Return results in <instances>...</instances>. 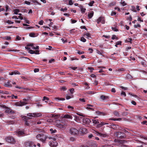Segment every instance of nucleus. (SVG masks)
<instances>
[{
  "label": "nucleus",
  "instance_id": "f257e3e1",
  "mask_svg": "<svg viewBox=\"0 0 147 147\" xmlns=\"http://www.w3.org/2000/svg\"><path fill=\"white\" fill-rule=\"evenodd\" d=\"M36 138L37 140H40L43 143H45L47 139L49 138V139L52 138L51 137H49L48 136L45 134H40L36 136Z\"/></svg>",
  "mask_w": 147,
  "mask_h": 147
},
{
  "label": "nucleus",
  "instance_id": "f03ea898",
  "mask_svg": "<svg viewBox=\"0 0 147 147\" xmlns=\"http://www.w3.org/2000/svg\"><path fill=\"white\" fill-rule=\"evenodd\" d=\"M42 114L41 113H30L27 114V116L28 117H27L26 116H24L23 118L25 119H31L32 117H38L41 116Z\"/></svg>",
  "mask_w": 147,
  "mask_h": 147
},
{
  "label": "nucleus",
  "instance_id": "7ed1b4c3",
  "mask_svg": "<svg viewBox=\"0 0 147 147\" xmlns=\"http://www.w3.org/2000/svg\"><path fill=\"white\" fill-rule=\"evenodd\" d=\"M63 122H65L64 120L62 119L61 122L60 120H56L55 121V124L56 125L58 128L61 129H65L66 128V125L64 123V125H62L61 123H63Z\"/></svg>",
  "mask_w": 147,
  "mask_h": 147
},
{
  "label": "nucleus",
  "instance_id": "20e7f679",
  "mask_svg": "<svg viewBox=\"0 0 147 147\" xmlns=\"http://www.w3.org/2000/svg\"><path fill=\"white\" fill-rule=\"evenodd\" d=\"M23 101H20L16 103V105L19 106H22L27 104V102L28 101V99L24 98L23 99Z\"/></svg>",
  "mask_w": 147,
  "mask_h": 147
},
{
  "label": "nucleus",
  "instance_id": "39448f33",
  "mask_svg": "<svg viewBox=\"0 0 147 147\" xmlns=\"http://www.w3.org/2000/svg\"><path fill=\"white\" fill-rule=\"evenodd\" d=\"M5 140L7 142L11 144H14L16 143V140L12 136H9L7 137Z\"/></svg>",
  "mask_w": 147,
  "mask_h": 147
},
{
  "label": "nucleus",
  "instance_id": "423d86ee",
  "mask_svg": "<svg viewBox=\"0 0 147 147\" xmlns=\"http://www.w3.org/2000/svg\"><path fill=\"white\" fill-rule=\"evenodd\" d=\"M24 145L26 147H35L36 146V144H34L33 142L32 141H28L25 142Z\"/></svg>",
  "mask_w": 147,
  "mask_h": 147
},
{
  "label": "nucleus",
  "instance_id": "0eeeda50",
  "mask_svg": "<svg viewBox=\"0 0 147 147\" xmlns=\"http://www.w3.org/2000/svg\"><path fill=\"white\" fill-rule=\"evenodd\" d=\"M49 144L51 147H56L58 145V143L55 140H53L50 141Z\"/></svg>",
  "mask_w": 147,
  "mask_h": 147
},
{
  "label": "nucleus",
  "instance_id": "6e6552de",
  "mask_svg": "<svg viewBox=\"0 0 147 147\" xmlns=\"http://www.w3.org/2000/svg\"><path fill=\"white\" fill-rule=\"evenodd\" d=\"M70 132L72 135H76L78 134V131L76 128H71L70 129Z\"/></svg>",
  "mask_w": 147,
  "mask_h": 147
},
{
  "label": "nucleus",
  "instance_id": "1a4fd4ad",
  "mask_svg": "<svg viewBox=\"0 0 147 147\" xmlns=\"http://www.w3.org/2000/svg\"><path fill=\"white\" fill-rule=\"evenodd\" d=\"M97 22L98 24H99L100 22H101L102 24H105V18L103 17H100L97 20Z\"/></svg>",
  "mask_w": 147,
  "mask_h": 147
},
{
  "label": "nucleus",
  "instance_id": "9d476101",
  "mask_svg": "<svg viewBox=\"0 0 147 147\" xmlns=\"http://www.w3.org/2000/svg\"><path fill=\"white\" fill-rule=\"evenodd\" d=\"M115 135L118 138H124V134L121 132H117L115 133Z\"/></svg>",
  "mask_w": 147,
  "mask_h": 147
},
{
  "label": "nucleus",
  "instance_id": "9b49d317",
  "mask_svg": "<svg viewBox=\"0 0 147 147\" xmlns=\"http://www.w3.org/2000/svg\"><path fill=\"white\" fill-rule=\"evenodd\" d=\"M61 117L63 118H65L70 120L72 119L73 118L72 116L71 115L69 114H66L65 115H63Z\"/></svg>",
  "mask_w": 147,
  "mask_h": 147
},
{
  "label": "nucleus",
  "instance_id": "f8f14e48",
  "mask_svg": "<svg viewBox=\"0 0 147 147\" xmlns=\"http://www.w3.org/2000/svg\"><path fill=\"white\" fill-rule=\"evenodd\" d=\"M96 134L99 136H100L102 137H107L108 136L106 134H103L100 133L98 132H96Z\"/></svg>",
  "mask_w": 147,
  "mask_h": 147
},
{
  "label": "nucleus",
  "instance_id": "ddd939ff",
  "mask_svg": "<svg viewBox=\"0 0 147 147\" xmlns=\"http://www.w3.org/2000/svg\"><path fill=\"white\" fill-rule=\"evenodd\" d=\"M16 134L19 136H23L24 134L23 131L19 130L16 132Z\"/></svg>",
  "mask_w": 147,
  "mask_h": 147
},
{
  "label": "nucleus",
  "instance_id": "4468645a",
  "mask_svg": "<svg viewBox=\"0 0 147 147\" xmlns=\"http://www.w3.org/2000/svg\"><path fill=\"white\" fill-rule=\"evenodd\" d=\"M11 82L8 81L7 82H5L4 83V86L6 87H10L12 86Z\"/></svg>",
  "mask_w": 147,
  "mask_h": 147
},
{
  "label": "nucleus",
  "instance_id": "2eb2a0df",
  "mask_svg": "<svg viewBox=\"0 0 147 147\" xmlns=\"http://www.w3.org/2000/svg\"><path fill=\"white\" fill-rule=\"evenodd\" d=\"M79 131L83 134H86L87 132L86 129L83 127L79 129Z\"/></svg>",
  "mask_w": 147,
  "mask_h": 147
},
{
  "label": "nucleus",
  "instance_id": "dca6fc26",
  "mask_svg": "<svg viewBox=\"0 0 147 147\" xmlns=\"http://www.w3.org/2000/svg\"><path fill=\"white\" fill-rule=\"evenodd\" d=\"M5 112L6 113H8L11 114L14 113L13 111H12L11 109L8 107L6 108Z\"/></svg>",
  "mask_w": 147,
  "mask_h": 147
},
{
  "label": "nucleus",
  "instance_id": "f3484780",
  "mask_svg": "<svg viewBox=\"0 0 147 147\" xmlns=\"http://www.w3.org/2000/svg\"><path fill=\"white\" fill-rule=\"evenodd\" d=\"M90 146L91 147H96L97 146V144L96 142L93 141L91 142Z\"/></svg>",
  "mask_w": 147,
  "mask_h": 147
},
{
  "label": "nucleus",
  "instance_id": "a211bd4d",
  "mask_svg": "<svg viewBox=\"0 0 147 147\" xmlns=\"http://www.w3.org/2000/svg\"><path fill=\"white\" fill-rule=\"evenodd\" d=\"M108 124H109L108 123H105L103 122H101L100 123H99L97 125V126L98 127H102L103 125Z\"/></svg>",
  "mask_w": 147,
  "mask_h": 147
},
{
  "label": "nucleus",
  "instance_id": "6ab92c4d",
  "mask_svg": "<svg viewBox=\"0 0 147 147\" xmlns=\"http://www.w3.org/2000/svg\"><path fill=\"white\" fill-rule=\"evenodd\" d=\"M100 98L101 99H102V100H107L109 99V97L107 96H106L103 95H101Z\"/></svg>",
  "mask_w": 147,
  "mask_h": 147
},
{
  "label": "nucleus",
  "instance_id": "aec40b11",
  "mask_svg": "<svg viewBox=\"0 0 147 147\" xmlns=\"http://www.w3.org/2000/svg\"><path fill=\"white\" fill-rule=\"evenodd\" d=\"M96 114L99 115H105V113L103 112H100L99 111H97L95 112Z\"/></svg>",
  "mask_w": 147,
  "mask_h": 147
},
{
  "label": "nucleus",
  "instance_id": "412c9836",
  "mask_svg": "<svg viewBox=\"0 0 147 147\" xmlns=\"http://www.w3.org/2000/svg\"><path fill=\"white\" fill-rule=\"evenodd\" d=\"M94 14V12L93 11H91L90 13H88V17L89 19H91L93 17Z\"/></svg>",
  "mask_w": 147,
  "mask_h": 147
},
{
  "label": "nucleus",
  "instance_id": "4be33fe9",
  "mask_svg": "<svg viewBox=\"0 0 147 147\" xmlns=\"http://www.w3.org/2000/svg\"><path fill=\"white\" fill-rule=\"evenodd\" d=\"M93 107L94 106L93 105L90 104H88L87 105V109L92 110V111H94V108L91 107Z\"/></svg>",
  "mask_w": 147,
  "mask_h": 147
},
{
  "label": "nucleus",
  "instance_id": "5701e85b",
  "mask_svg": "<svg viewBox=\"0 0 147 147\" xmlns=\"http://www.w3.org/2000/svg\"><path fill=\"white\" fill-rule=\"evenodd\" d=\"M91 121L94 124H97V125L99 123L97 119H92Z\"/></svg>",
  "mask_w": 147,
  "mask_h": 147
},
{
  "label": "nucleus",
  "instance_id": "b1692460",
  "mask_svg": "<svg viewBox=\"0 0 147 147\" xmlns=\"http://www.w3.org/2000/svg\"><path fill=\"white\" fill-rule=\"evenodd\" d=\"M38 34H35L33 33H30L29 35L30 37H34L37 36Z\"/></svg>",
  "mask_w": 147,
  "mask_h": 147
},
{
  "label": "nucleus",
  "instance_id": "393cba45",
  "mask_svg": "<svg viewBox=\"0 0 147 147\" xmlns=\"http://www.w3.org/2000/svg\"><path fill=\"white\" fill-rule=\"evenodd\" d=\"M85 35L86 36V38L89 39H90L91 37L90 36V33H86L84 34V36Z\"/></svg>",
  "mask_w": 147,
  "mask_h": 147
},
{
  "label": "nucleus",
  "instance_id": "a878e982",
  "mask_svg": "<svg viewBox=\"0 0 147 147\" xmlns=\"http://www.w3.org/2000/svg\"><path fill=\"white\" fill-rule=\"evenodd\" d=\"M80 8L82 13H84L85 12V11L86 10V9L84 8L83 6L81 5L80 7Z\"/></svg>",
  "mask_w": 147,
  "mask_h": 147
},
{
  "label": "nucleus",
  "instance_id": "bb28decb",
  "mask_svg": "<svg viewBox=\"0 0 147 147\" xmlns=\"http://www.w3.org/2000/svg\"><path fill=\"white\" fill-rule=\"evenodd\" d=\"M13 12L15 14H18V12H20V10L18 9H13Z\"/></svg>",
  "mask_w": 147,
  "mask_h": 147
},
{
  "label": "nucleus",
  "instance_id": "cd10ccee",
  "mask_svg": "<svg viewBox=\"0 0 147 147\" xmlns=\"http://www.w3.org/2000/svg\"><path fill=\"white\" fill-rule=\"evenodd\" d=\"M115 142H117L119 143H123L124 142V141L121 140H117L115 139L114 140Z\"/></svg>",
  "mask_w": 147,
  "mask_h": 147
},
{
  "label": "nucleus",
  "instance_id": "c85d7f7f",
  "mask_svg": "<svg viewBox=\"0 0 147 147\" xmlns=\"http://www.w3.org/2000/svg\"><path fill=\"white\" fill-rule=\"evenodd\" d=\"M126 78L128 79H131L132 78V77L129 74H127L126 76Z\"/></svg>",
  "mask_w": 147,
  "mask_h": 147
},
{
  "label": "nucleus",
  "instance_id": "c756f323",
  "mask_svg": "<svg viewBox=\"0 0 147 147\" xmlns=\"http://www.w3.org/2000/svg\"><path fill=\"white\" fill-rule=\"evenodd\" d=\"M91 120V119H90L88 118H86L85 119L84 121H86V123H89L92 122Z\"/></svg>",
  "mask_w": 147,
  "mask_h": 147
},
{
  "label": "nucleus",
  "instance_id": "7c9ffc66",
  "mask_svg": "<svg viewBox=\"0 0 147 147\" xmlns=\"http://www.w3.org/2000/svg\"><path fill=\"white\" fill-rule=\"evenodd\" d=\"M50 131L51 134L55 133L57 132V131L56 129H53L52 128L50 129Z\"/></svg>",
  "mask_w": 147,
  "mask_h": 147
},
{
  "label": "nucleus",
  "instance_id": "2f4dec72",
  "mask_svg": "<svg viewBox=\"0 0 147 147\" xmlns=\"http://www.w3.org/2000/svg\"><path fill=\"white\" fill-rule=\"evenodd\" d=\"M116 116L118 117H120V115L119 114V113H118V112L117 111H115L113 113Z\"/></svg>",
  "mask_w": 147,
  "mask_h": 147
},
{
  "label": "nucleus",
  "instance_id": "473e14b6",
  "mask_svg": "<svg viewBox=\"0 0 147 147\" xmlns=\"http://www.w3.org/2000/svg\"><path fill=\"white\" fill-rule=\"evenodd\" d=\"M111 28L112 29V30L114 31L117 32L118 30L117 28V26H115V27H112Z\"/></svg>",
  "mask_w": 147,
  "mask_h": 147
},
{
  "label": "nucleus",
  "instance_id": "72a5a7b5",
  "mask_svg": "<svg viewBox=\"0 0 147 147\" xmlns=\"http://www.w3.org/2000/svg\"><path fill=\"white\" fill-rule=\"evenodd\" d=\"M131 9L132 11H133L134 12H136L137 11L135 7L133 6H131Z\"/></svg>",
  "mask_w": 147,
  "mask_h": 147
},
{
  "label": "nucleus",
  "instance_id": "f704fd0d",
  "mask_svg": "<svg viewBox=\"0 0 147 147\" xmlns=\"http://www.w3.org/2000/svg\"><path fill=\"white\" fill-rule=\"evenodd\" d=\"M33 2L34 3L35 5H41L40 3L36 0L34 1Z\"/></svg>",
  "mask_w": 147,
  "mask_h": 147
},
{
  "label": "nucleus",
  "instance_id": "c9c22d12",
  "mask_svg": "<svg viewBox=\"0 0 147 147\" xmlns=\"http://www.w3.org/2000/svg\"><path fill=\"white\" fill-rule=\"evenodd\" d=\"M120 3L123 6H125L126 5V3L122 0H121Z\"/></svg>",
  "mask_w": 147,
  "mask_h": 147
},
{
  "label": "nucleus",
  "instance_id": "e433bc0d",
  "mask_svg": "<svg viewBox=\"0 0 147 147\" xmlns=\"http://www.w3.org/2000/svg\"><path fill=\"white\" fill-rule=\"evenodd\" d=\"M94 3V1H92L88 4V5L90 6H92Z\"/></svg>",
  "mask_w": 147,
  "mask_h": 147
},
{
  "label": "nucleus",
  "instance_id": "4c0bfd02",
  "mask_svg": "<svg viewBox=\"0 0 147 147\" xmlns=\"http://www.w3.org/2000/svg\"><path fill=\"white\" fill-rule=\"evenodd\" d=\"M34 131L40 132L42 131V130L38 128H36L35 130H34Z\"/></svg>",
  "mask_w": 147,
  "mask_h": 147
},
{
  "label": "nucleus",
  "instance_id": "58836bf2",
  "mask_svg": "<svg viewBox=\"0 0 147 147\" xmlns=\"http://www.w3.org/2000/svg\"><path fill=\"white\" fill-rule=\"evenodd\" d=\"M6 23L9 24H13L14 23L13 22H12L10 20H7L6 21Z\"/></svg>",
  "mask_w": 147,
  "mask_h": 147
},
{
  "label": "nucleus",
  "instance_id": "ea45409f",
  "mask_svg": "<svg viewBox=\"0 0 147 147\" xmlns=\"http://www.w3.org/2000/svg\"><path fill=\"white\" fill-rule=\"evenodd\" d=\"M11 97V98L13 99L15 98V99H17L18 96H14L13 94H12L10 96Z\"/></svg>",
  "mask_w": 147,
  "mask_h": 147
},
{
  "label": "nucleus",
  "instance_id": "a19ab883",
  "mask_svg": "<svg viewBox=\"0 0 147 147\" xmlns=\"http://www.w3.org/2000/svg\"><path fill=\"white\" fill-rule=\"evenodd\" d=\"M13 72L14 75L20 74V72L18 71H15Z\"/></svg>",
  "mask_w": 147,
  "mask_h": 147
},
{
  "label": "nucleus",
  "instance_id": "79ce46f5",
  "mask_svg": "<svg viewBox=\"0 0 147 147\" xmlns=\"http://www.w3.org/2000/svg\"><path fill=\"white\" fill-rule=\"evenodd\" d=\"M32 47V49L34 50L38 49L39 48V47L38 46H36V47H34L33 45Z\"/></svg>",
  "mask_w": 147,
  "mask_h": 147
},
{
  "label": "nucleus",
  "instance_id": "37998d69",
  "mask_svg": "<svg viewBox=\"0 0 147 147\" xmlns=\"http://www.w3.org/2000/svg\"><path fill=\"white\" fill-rule=\"evenodd\" d=\"M80 40L83 42H85L86 41V39L84 38L83 37H82L81 38Z\"/></svg>",
  "mask_w": 147,
  "mask_h": 147
},
{
  "label": "nucleus",
  "instance_id": "c03bdc74",
  "mask_svg": "<svg viewBox=\"0 0 147 147\" xmlns=\"http://www.w3.org/2000/svg\"><path fill=\"white\" fill-rule=\"evenodd\" d=\"M34 51L32 50H30L29 51V52L31 54H33L34 53Z\"/></svg>",
  "mask_w": 147,
  "mask_h": 147
},
{
  "label": "nucleus",
  "instance_id": "a18cd8bd",
  "mask_svg": "<svg viewBox=\"0 0 147 147\" xmlns=\"http://www.w3.org/2000/svg\"><path fill=\"white\" fill-rule=\"evenodd\" d=\"M141 26L140 24H135L134 25V27L135 28H137L138 27H140Z\"/></svg>",
  "mask_w": 147,
  "mask_h": 147
},
{
  "label": "nucleus",
  "instance_id": "49530a36",
  "mask_svg": "<svg viewBox=\"0 0 147 147\" xmlns=\"http://www.w3.org/2000/svg\"><path fill=\"white\" fill-rule=\"evenodd\" d=\"M4 39L8 40H10L11 39V37L9 36H6L4 38Z\"/></svg>",
  "mask_w": 147,
  "mask_h": 147
},
{
  "label": "nucleus",
  "instance_id": "de8ad7c7",
  "mask_svg": "<svg viewBox=\"0 0 147 147\" xmlns=\"http://www.w3.org/2000/svg\"><path fill=\"white\" fill-rule=\"evenodd\" d=\"M24 20H25V22L26 23L29 24H30L29 21L27 20V19L26 18H24Z\"/></svg>",
  "mask_w": 147,
  "mask_h": 147
},
{
  "label": "nucleus",
  "instance_id": "09e8293b",
  "mask_svg": "<svg viewBox=\"0 0 147 147\" xmlns=\"http://www.w3.org/2000/svg\"><path fill=\"white\" fill-rule=\"evenodd\" d=\"M110 119L112 120H113L114 121H116V120L119 121L121 119V118H118L117 119H116L115 118H113V119Z\"/></svg>",
  "mask_w": 147,
  "mask_h": 147
},
{
  "label": "nucleus",
  "instance_id": "8fccbe9b",
  "mask_svg": "<svg viewBox=\"0 0 147 147\" xmlns=\"http://www.w3.org/2000/svg\"><path fill=\"white\" fill-rule=\"evenodd\" d=\"M69 91L71 94H73L74 93V89L73 88H72L69 89Z\"/></svg>",
  "mask_w": 147,
  "mask_h": 147
},
{
  "label": "nucleus",
  "instance_id": "3c124183",
  "mask_svg": "<svg viewBox=\"0 0 147 147\" xmlns=\"http://www.w3.org/2000/svg\"><path fill=\"white\" fill-rule=\"evenodd\" d=\"M115 2H112L109 4L110 6H112L115 5Z\"/></svg>",
  "mask_w": 147,
  "mask_h": 147
},
{
  "label": "nucleus",
  "instance_id": "603ef678",
  "mask_svg": "<svg viewBox=\"0 0 147 147\" xmlns=\"http://www.w3.org/2000/svg\"><path fill=\"white\" fill-rule=\"evenodd\" d=\"M121 95L122 96V95H123L124 96H126V94L125 93V92H122L121 93Z\"/></svg>",
  "mask_w": 147,
  "mask_h": 147
},
{
  "label": "nucleus",
  "instance_id": "864d4df0",
  "mask_svg": "<svg viewBox=\"0 0 147 147\" xmlns=\"http://www.w3.org/2000/svg\"><path fill=\"white\" fill-rule=\"evenodd\" d=\"M60 10L61 11H64L67 10V9L66 8H61V9Z\"/></svg>",
  "mask_w": 147,
  "mask_h": 147
},
{
  "label": "nucleus",
  "instance_id": "5fc2aeb1",
  "mask_svg": "<svg viewBox=\"0 0 147 147\" xmlns=\"http://www.w3.org/2000/svg\"><path fill=\"white\" fill-rule=\"evenodd\" d=\"M34 53L36 54H39V50H35L34 51Z\"/></svg>",
  "mask_w": 147,
  "mask_h": 147
},
{
  "label": "nucleus",
  "instance_id": "6e6d98bb",
  "mask_svg": "<svg viewBox=\"0 0 147 147\" xmlns=\"http://www.w3.org/2000/svg\"><path fill=\"white\" fill-rule=\"evenodd\" d=\"M103 69L102 68V69H100L98 71V72L99 73H102V72H105V71H104Z\"/></svg>",
  "mask_w": 147,
  "mask_h": 147
},
{
  "label": "nucleus",
  "instance_id": "4d7b16f0",
  "mask_svg": "<svg viewBox=\"0 0 147 147\" xmlns=\"http://www.w3.org/2000/svg\"><path fill=\"white\" fill-rule=\"evenodd\" d=\"M71 23L73 24L76 23L77 22V20L71 19Z\"/></svg>",
  "mask_w": 147,
  "mask_h": 147
},
{
  "label": "nucleus",
  "instance_id": "13d9d810",
  "mask_svg": "<svg viewBox=\"0 0 147 147\" xmlns=\"http://www.w3.org/2000/svg\"><path fill=\"white\" fill-rule=\"evenodd\" d=\"M43 21L42 20H41L39 22V24L40 25H42L43 24Z\"/></svg>",
  "mask_w": 147,
  "mask_h": 147
},
{
  "label": "nucleus",
  "instance_id": "bf43d9fd",
  "mask_svg": "<svg viewBox=\"0 0 147 147\" xmlns=\"http://www.w3.org/2000/svg\"><path fill=\"white\" fill-rule=\"evenodd\" d=\"M142 124L143 125H147V121H144L142 122Z\"/></svg>",
  "mask_w": 147,
  "mask_h": 147
},
{
  "label": "nucleus",
  "instance_id": "052dcab7",
  "mask_svg": "<svg viewBox=\"0 0 147 147\" xmlns=\"http://www.w3.org/2000/svg\"><path fill=\"white\" fill-rule=\"evenodd\" d=\"M52 48V47L51 46H49L48 48H47L46 49L47 50H51Z\"/></svg>",
  "mask_w": 147,
  "mask_h": 147
},
{
  "label": "nucleus",
  "instance_id": "680f3d73",
  "mask_svg": "<svg viewBox=\"0 0 147 147\" xmlns=\"http://www.w3.org/2000/svg\"><path fill=\"white\" fill-rule=\"evenodd\" d=\"M79 100L80 101L82 102H85V100L84 98H80Z\"/></svg>",
  "mask_w": 147,
  "mask_h": 147
},
{
  "label": "nucleus",
  "instance_id": "e2e57ef3",
  "mask_svg": "<svg viewBox=\"0 0 147 147\" xmlns=\"http://www.w3.org/2000/svg\"><path fill=\"white\" fill-rule=\"evenodd\" d=\"M61 40L63 42V43H65V42H67V39H66L65 40H64V39L63 38H61Z\"/></svg>",
  "mask_w": 147,
  "mask_h": 147
},
{
  "label": "nucleus",
  "instance_id": "0e129e2a",
  "mask_svg": "<svg viewBox=\"0 0 147 147\" xmlns=\"http://www.w3.org/2000/svg\"><path fill=\"white\" fill-rule=\"evenodd\" d=\"M61 90H62L65 91L66 90V88L65 87H62L61 88Z\"/></svg>",
  "mask_w": 147,
  "mask_h": 147
},
{
  "label": "nucleus",
  "instance_id": "69168bd1",
  "mask_svg": "<svg viewBox=\"0 0 147 147\" xmlns=\"http://www.w3.org/2000/svg\"><path fill=\"white\" fill-rule=\"evenodd\" d=\"M116 13L114 11H112L111 13V16H113L114 15H116Z\"/></svg>",
  "mask_w": 147,
  "mask_h": 147
},
{
  "label": "nucleus",
  "instance_id": "338daca9",
  "mask_svg": "<svg viewBox=\"0 0 147 147\" xmlns=\"http://www.w3.org/2000/svg\"><path fill=\"white\" fill-rule=\"evenodd\" d=\"M16 39L18 40H21V38L19 36H17L16 37Z\"/></svg>",
  "mask_w": 147,
  "mask_h": 147
},
{
  "label": "nucleus",
  "instance_id": "774afa93",
  "mask_svg": "<svg viewBox=\"0 0 147 147\" xmlns=\"http://www.w3.org/2000/svg\"><path fill=\"white\" fill-rule=\"evenodd\" d=\"M101 147H113V146L110 145H105L102 146Z\"/></svg>",
  "mask_w": 147,
  "mask_h": 147
}]
</instances>
